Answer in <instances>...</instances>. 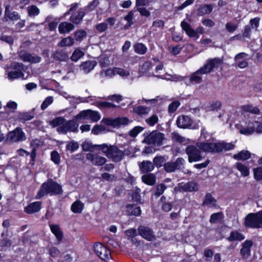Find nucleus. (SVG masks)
I'll use <instances>...</instances> for the list:
<instances>
[{
  "instance_id": "nucleus-1",
  "label": "nucleus",
  "mask_w": 262,
  "mask_h": 262,
  "mask_svg": "<svg viewBox=\"0 0 262 262\" xmlns=\"http://www.w3.org/2000/svg\"><path fill=\"white\" fill-rule=\"evenodd\" d=\"M196 145L200 150L209 152H219L223 150H229L234 148L233 144L224 142L216 143L198 142L196 144Z\"/></svg>"
},
{
  "instance_id": "nucleus-2",
  "label": "nucleus",
  "mask_w": 262,
  "mask_h": 262,
  "mask_svg": "<svg viewBox=\"0 0 262 262\" xmlns=\"http://www.w3.org/2000/svg\"><path fill=\"white\" fill-rule=\"evenodd\" d=\"M62 192V190L61 185L52 180H49L41 185L35 198L37 199H39L48 194L57 195L61 194Z\"/></svg>"
},
{
  "instance_id": "nucleus-3",
  "label": "nucleus",
  "mask_w": 262,
  "mask_h": 262,
  "mask_svg": "<svg viewBox=\"0 0 262 262\" xmlns=\"http://www.w3.org/2000/svg\"><path fill=\"white\" fill-rule=\"evenodd\" d=\"M96 146H97L98 149L101 150L108 158L111 159L116 162L120 161L124 156V152L116 146L104 143L100 145L96 144Z\"/></svg>"
},
{
  "instance_id": "nucleus-4",
  "label": "nucleus",
  "mask_w": 262,
  "mask_h": 262,
  "mask_svg": "<svg viewBox=\"0 0 262 262\" xmlns=\"http://www.w3.org/2000/svg\"><path fill=\"white\" fill-rule=\"evenodd\" d=\"M24 65L18 62H13L5 68L6 74L9 80L13 81L19 78H24Z\"/></svg>"
},
{
  "instance_id": "nucleus-5",
  "label": "nucleus",
  "mask_w": 262,
  "mask_h": 262,
  "mask_svg": "<svg viewBox=\"0 0 262 262\" xmlns=\"http://www.w3.org/2000/svg\"><path fill=\"white\" fill-rule=\"evenodd\" d=\"M244 224L247 228H262V215L260 211L248 213L245 217Z\"/></svg>"
},
{
  "instance_id": "nucleus-6",
  "label": "nucleus",
  "mask_w": 262,
  "mask_h": 262,
  "mask_svg": "<svg viewBox=\"0 0 262 262\" xmlns=\"http://www.w3.org/2000/svg\"><path fill=\"white\" fill-rule=\"evenodd\" d=\"M164 138V134L158 130H154L147 135L143 142L149 145L159 146L162 144Z\"/></svg>"
},
{
  "instance_id": "nucleus-7",
  "label": "nucleus",
  "mask_w": 262,
  "mask_h": 262,
  "mask_svg": "<svg viewBox=\"0 0 262 262\" xmlns=\"http://www.w3.org/2000/svg\"><path fill=\"white\" fill-rule=\"evenodd\" d=\"M223 60L220 58H214L208 59L205 64L201 68L200 72L207 74L212 72L215 68H218L223 64Z\"/></svg>"
},
{
  "instance_id": "nucleus-8",
  "label": "nucleus",
  "mask_w": 262,
  "mask_h": 262,
  "mask_svg": "<svg viewBox=\"0 0 262 262\" xmlns=\"http://www.w3.org/2000/svg\"><path fill=\"white\" fill-rule=\"evenodd\" d=\"M27 139L25 133L20 127H16L14 130L9 132L7 135L6 141L10 143L20 142Z\"/></svg>"
},
{
  "instance_id": "nucleus-9",
  "label": "nucleus",
  "mask_w": 262,
  "mask_h": 262,
  "mask_svg": "<svg viewBox=\"0 0 262 262\" xmlns=\"http://www.w3.org/2000/svg\"><path fill=\"white\" fill-rule=\"evenodd\" d=\"M78 124L74 118L72 120L67 121L59 127L57 128V131L59 134H66L68 132L77 133L78 132Z\"/></svg>"
},
{
  "instance_id": "nucleus-10",
  "label": "nucleus",
  "mask_w": 262,
  "mask_h": 262,
  "mask_svg": "<svg viewBox=\"0 0 262 262\" xmlns=\"http://www.w3.org/2000/svg\"><path fill=\"white\" fill-rule=\"evenodd\" d=\"M185 151L190 163L200 161L203 159L200 149L197 145H188L186 148Z\"/></svg>"
},
{
  "instance_id": "nucleus-11",
  "label": "nucleus",
  "mask_w": 262,
  "mask_h": 262,
  "mask_svg": "<svg viewBox=\"0 0 262 262\" xmlns=\"http://www.w3.org/2000/svg\"><path fill=\"white\" fill-rule=\"evenodd\" d=\"M185 160L181 157L176 159L175 161H169L164 164V168L167 172H173L184 168Z\"/></svg>"
},
{
  "instance_id": "nucleus-12",
  "label": "nucleus",
  "mask_w": 262,
  "mask_h": 262,
  "mask_svg": "<svg viewBox=\"0 0 262 262\" xmlns=\"http://www.w3.org/2000/svg\"><path fill=\"white\" fill-rule=\"evenodd\" d=\"M259 18L257 17L251 19L248 25H246L243 30L242 36L244 39L245 38L250 39L251 36V32L252 30L255 31L259 26Z\"/></svg>"
},
{
  "instance_id": "nucleus-13",
  "label": "nucleus",
  "mask_w": 262,
  "mask_h": 262,
  "mask_svg": "<svg viewBox=\"0 0 262 262\" xmlns=\"http://www.w3.org/2000/svg\"><path fill=\"white\" fill-rule=\"evenodd\" d=\"M19 58L24 62L36 63L40 62L41 58L36 55L29 53L25 50H20L18 52Z\"/></svg>"
},
{
  "instance_id": "nucleus-14",
  "label": "nucleus",
  "mask_w": 262,
  "mask_h": 262,
  "mask_svg": "<svg viewBox=\"0 0 262 262\" xmlns=\"http://www.w3.org/2000/svg\"><path fill=\"white\" fill-rule=\"evenodd\" d=\"M138 235L147 241H154L156 239V235L153 230L149 227L140 226L137 229Z\"/></svg>"
},
{
  "instance_id": "nucleus-15",
  "label": "nucleus",
  "mask_w": 262,
  "mask_h": 262,
  "mask_svg": "<svg viewBox=\"0 0 262 262\" xmlns=\"http://www.w3.org/2000/svg\"><path fill=\"white\" fill-rule=\"evenodd\" d=\"M94 250L95 253L104 260H108L111 258L110 251L100 243L94 245Z\"/></svg>"
},
{
  "instance_id": "nucleus-16",
  "label": "nucleus",
  "mask_w": 262,
  "mask_h": 262,
  "mask_svg": "<svg viewBox=\"0 0 262 262\" xmlns=\"http://www.w3.org/2000/svg\"><path fill=\"white\" fill-rule=\"evenodd\" d=\"M86 159L93 165L98 166H102L107 162V159L105 157L95 153L87 154Z\"/></svg>"
},
{
  "instance_id": "nucleus-17",
  "label": "nucleus",
  "mask_w": 262,
  "mask_h": 262,
  "mask_svg": "<svg viewBox=\"0 0 262 262\" xmlns=\"http://www.w3.org/2000/svg\"><path fill=\"white\" fill-rule=\"evenodd\" d=\"M97 64V62L95 60H88L82 62L79 66L80 71L84 74H88L95 68Z\"/></svg>"
},
{
  "instance_id": "nucleus-18",
  "label": "nucleus",
  "mask_w": 262,
  "mask_h": 262,
  "mask_svg": "<svg viewBox=\"0 0 262 262\" xmlns=\"http://www.w3.org/2000/svg\"><path fill=\"white\" fill-rule=\"evenodd\" d=\"M192 123L191 119L188 116H179L177 120V124L180 128H188L191 125Z\"/></svg>"
},
{
  "instance_id": "nucleus-19",
  "label": "nucleus",
  "mask_w": 262,
  "mask_h": 262,
  "mask_svg": "<svg viewBox=\"0 0 262 262\" xmlns=\"http://www.w3.org/2000/svg\"><path fill=\"white\" fill-rule=\"evenodd\" d=\"M179 189L181 191H197L199 189L198 184L193 181H190L186 183L181 184Z\"/></svg>"
},
{
  "instance_id": "nucleus-20",
  "label": "nucleus",
  "mask_w": 262,
  "mask_h": 262,
  "mask_svg": "<svg viewBox=\"0 0 262 262\" xmlns=\"http://www.w3.org/2000/svg\"><path fill=\"white\" fill-rule=\"evenodd\" d=\"M253 243L251 241H246L242 244V248L241 249L240 253L244 258L249 257L251 253V248Z\"/></svg>"
},
{
  "instance_id": "nucleus-21",
  "label": "nucleus",
  "mask_w": 262,
  "mask_h": 262,
  "mask_svg": "<svg viewBox=\"0 0 262 262\" xmlns=\"http://www.w3.org/2000/svg\"><path fill=\"white\" fill-rule=\"evenodd\" d=\"M84 15L85 12L82 9H80L77 12L71 16L70 20L73 24L78 25L82 22Z\"/></svg>"
},
{
  "instance_id": "nucleus-22",
  "label": "nucleus",
  "mask_w": 262,
  "mask_h": 262,
  "mask_svg": "<svg viewBox=\"0 0 262 262\" xmlns=\"http://www.w3.org/2000/svg\"><path fill=\"white\" fill-rule=\"evenodd\" d=\"M181 26L183 30H184L186 34L190 37H196V38H199V36L197 34V32H196L194 29H193L190 26V25L187 23L185 21H182L181 24Z\"/></svg>"
},
{
  "instance_id": "nucleus-23",
  "label": "nucleus",
  "mask_w": 262,
  "mask_h": 262,
  "mask_svg": "<svg viewBox=\"0 0 262 262\" xmlns=\"http://www.w3.org/2000/svg\"><path fill=\"white\" fill-rule=\"evenodd\" d=\"M75 28L74 25L67 21L61 23L58 26V31L60 34L68 33L70 31L74 30Z\"/></svg>"
},
{
  "instance_id": "nucleus-24",
  "label": "nucleus",
  "mask_w": 262,
  "mask_h": 262,
  "mask_svg": "<svg viewBox=\"0 0 262 262\" xmlns=\"http://www.w3.org/2000/svg\"><path fill=\"white\" fill-rule=\"evenodd\" d=\"M41 209V202H35L30 204L27 206L25 211L27 213L32 214L38 212Z\"/></svg>"
},
{
  "instance_id": "nucleus-25",
  "label": "nucleus",
  "mask_w": 262,
  "mask_h": 262,
  "mask_svg": "<svg viewBox=\"0 0 262 262\" xmlns=\"http://www.w3.org/2000/svg\"><path fill=\"white\" fill-rule=\"evenodd\" d=\"M140 170L142 173L151 171L154 168V164L149 161H144L139 164Z\"/></svg>"
},
{
  "instance_id": "nucleus-26",
  "label": "nucleus",
  "mask_w": 262,
  "mask_h": 262,
  "mask_svg": "<svg viewBox=\"0 0 262 262\" xmlns=\"http://www.w3.org/2000/svg\"><path fill=\"white\" fill-rule=\"evenodd\" d=\"M53 58L54 59L60 61H66L69 59V55L68 53L62 50H57L53 54Z\"/></svg>"
},
{
  "instance_id": "nucleus-27",
  "label": "nucleus",
  "mask_w": 262,
  "mask_h": 262,
  "mask_svg": "<svg viewBox=\"0 0 262 262\" xmlns=\"http://www.w3.org/2000/svg\"><path fill=\"white\" fill-rule=\"evenodd\" d=\"M238 129L239 130V133L241 134L245 135H249L253 134L255 132L254 127L252 126L251 122L249 123L247 126H243L239 125L237 126Z\"/></svg>"
},
{
  "instance_id": "nucleus-28",
  "label": "nucleus",
  "mask_w": 262,
  "mask_h": 262,
  "mask_svg": "<svg viewBox=\"0 0 262 262\" xmlns=\"http://www.w3.org/2000/svg\"><path fill=\"white\" fill-rule=\"evenodd\" d=\"M126 212L129 215L138 216L141 214V210L140 207L128 204L126 205Z\"/></svg>"
},
{
  "instance_id": "nucleus-29",
  "label": "nucleus",
  "mask_w": 262,
  "mask_h": 262,
  "mask_svg": "<svg viewBox=\"0 0 262 262\" xmlns=\"http://www.w3.org/2000/svg\"><path fill=\"white\" fill-rule=\"evenodd\" d=\"M10 6L9 5H6L5 7V16L11 20H16L20 18V16L18 13L16 12H11L10 10Z\"/></svg>"
},
{
  "instance_id": "nucleus-30",
  "label": "nucleus",
  "mask_w": 262,
  "mask_h": 262,
  "mask_svg": "<svg viewBox=\"0 0 262 262\" xmlns=\"http://www.w3.org/2000/svg\"><path fill=\"white\" fill-rule=\"evenodd\" d=\"M216 200L208 193L206 194L204 201L203 202V206H207L210 207L216 206Z\"/></svg>"
},
{
  "instance_id": "nucleus-31",
  "label": "nucleus",
  "mask_w": 262,
  "mask_h": 262,
  "mask_svg": "<svg viewBox=\"0 0 262 262\" xmlns=\"http://www.w3.org/2000/svg\"><path fill=\"white\" fill-rule=\"evenodd\" d=\"M50 229L52 233L55 235L57 239L60 242L62 240L63 237L62 232L58 225H51Z\"/></svg>"
},
{
  "instance_id": "nucleus-32",
  "label": "nucleus",
  "mask_w": 262,
  "mask_h": 262,
  "mask_svg": "<svg viewBox=\"0 0 262 262\" xmlns=\"http://www.w3.org/2000/svg\"><path fill=\"white\" fill-rule=\"evenodd\" d=\"M74 39L71 36H68L62 38L58 42V46L60 47H67L73 46L74 44Z\"/></svg>"
},
{
  "instance_id": "nucleus-33",
  "label": "nucleus",
  "mask_w": 262,
  "mask_h": 262,
  "mask_svg": "<svg viewBox=\"0 0 262 262\" xmlns=\"http://www.w3.org/2000/svg\"><path fill=\"white\" fill-rule=\"evenodd\" d=\"M204 74L200 72V69L195 72L193 73L190 76V82H195V83H200L202 81V78L200 75Z\"/></svg>"
},
{
  "instance_id": "nucleus-34",
  "label": "nucleus",
  "mask_w": 262,
  "mask_h": 262,
  "mask_svg": "<svg viewBox=\"0 0 262 262\" xmlns=\"http://www.w3.org/2000/svg\"><path fill=\"white\" fill-rule=\"evenodd\" d=\"M150 110V107L143 106H138L135 107L133 108L134 113L141 116L147 115L149 113Z\"/></svg>"
},
{
  "instance_id": "nucleus-35",
  "label": "nucleus",
  "mask_w": 262,
  "mask_h": 262,
  "mask_svg": "<svg viewBox=\"0 0 262 262\" xmlns=\"http://www.w3.org/2000/svg\"><path fill=\"white\" fill-rule=\"evenodd\" d=\"M142 181L149 185H153L156 183V177L151 173L144 174L142 176Z\"/></svg>"
},
{
  "instance_id": "nucleus-36",
  "label": "nucleus",
  "mask_w": 262,
  "mask_h": 262,
  "mask_svg": "<svg viewBox=\"0 0 262 262\" xmlns=\"http://www.w3.org/2000/svg\"><path fill=\"white\" fill-rule=\"evenodd\" d=\"M234 159L241 160H246L251 157V153L248 150H242L233 156Z\"/></svg>"
},
{
  "instance_id": "nucleus-37",
  "label": "nucleus",
  "mask_w": 262,
  "mask_h": 262,
  "mask_svg": "<svg viewBox=\"0 0 262 262\" xmlns=\"http://www.w3.org/2000/svg\"><path fill=\"white\" fill-rule=\"evenodd\" d=\"M84 207L83 204L80 201H76L71 206V210L75 213H80Z\"/></svg>"
},
{
  "instance_id": "nucleus-38",
  "label": "nucleus",
  "mask_w": 262,
  "mask_h": 262,
  "mask_svg": "<svg viewBox=\"0 0 262 262\" xmlns=\"http://www.w3.org/2000/svg\"><path fill=\"white\" fill-rule=\"evenodd\" d=\"M66 119L62 117H58L55 118L49 122V125L51 126L53 128H55L56 127H60L62 125V124L65 122Z\"/></svg>"
},
{
  "instance_id": "nucleus-39",
  "label": "nucleus",
  "mask_w": 262,
  "mask_h": 262,
  "mask_svg": "<svg viewBox=\"0 0 262 262\" xmlns=\"http://www.w3.org/2000/svg\"><path fill=\"white\" fill-rule=\"evenodd\" d=\"M115 75V68L102 70L100 72V76L101 78H112Z\"/></svg>"
},
{
  "instance_id": "nucleus-40",
  "label": "nucleus",
  "mask_w": 262,
  "mask_h": 262,
  "mask_svg": "<svg viewBox=\"0 0 262 262\" xmlns=\"http://www.w3.org/2000/svg\"><path fill=\"white\" fill-rule=\"evenodd\" d=\"M100 118L101 115L99 112L88 110V120H90L92 122H97Z\"/></svg>"
},
{
  "instance_id": "nucleus-41",
  "label": "nucleus",
  "mask_w": 262,
  "mask_h": 262,
  "mask_svg": "<svg viewBox=\"0 0 262 262\" xmlns=\"http://www.w3.org/2000/svg\"><path fill=\"white\" fill-rule=\"evenodd\" d=\"M235 167L241 172L243 176L246 177L249 174V168L242 163L237 162L235 165Z\"/></svg>"
},
{
  "instance_id": "nucleus-42",
  "label": "nucleus",
  "mask_w": 262,
  "mask_h": 262,
  "mask_svg": "<svg viewBox=\"0 0 262 262\" xmlns=\"http://www.w3.org/2000/svg\"><path fill=\"white\" fill-rule=\"evenodd\" d=\"M245 238L244 236L237 231H232L230 236L227 238L229 241H242Z\"/></svg>"
},
{
  "instance_id": "nucleus-43",
  "label": "nucleus",
  "mask_w": 262,
  "mask_h": 262,
  "mask_svg": "<svg viewBox=\"0 0 262 262\" xmlns=\"http://www.w3.org/2000/svg\"><path fill=\"white\" fill-rule=\"evenodd\" d=\"M242 110L245 112H249L253 114H259L260 110L257 107L253 106L252 105H243Z\"/></svg>"
},
{
  "instance_id": "nucleus-44",
  "label": "nucleus",
  "mask_w": 262,
  "mask_h": 262,
  "mask_svg": "<svg viewBox=\"0 0 262 262\" xmlns=\"http://www.w3.org/2000/svg\"><path fill=\"white\" fill-rule=\"evenodd\" d=\"M86 36V32L83 30H77L74 33V39L78 41H81Z\"/></svg>"
},
{
  "instance_id": "nucleus-45",
  "label": "nucleus",
  "mask_w": 262,
  "mask_h": 262,
  "mask_svg": "<svg viewBox=\"0 0 262 262\" xmlns=\"http://www.w3.org/2000/svg\"><path fill=\"white\" fill-rule=\"evenodd\" d=\"M84 55V52L79 49H76L73 52L71 59L75 62L77 61L79 59Z\"/></svg>"
},
{
  "instance_id": "nucleus-46",
  "label": "nucleus",
  "mask_w": 262,
  "mask_h": 262,
  "mask_svg": "<svg viewBox=\"0 0 262 262\" xmlns=\"http://www.w3.org/2000/svg\"><path fill=\"white\" fill-rule=\"evenodd\" d=\"M135 52L139 54H144L147 51V48L142 43H138L134 46Z\"/></svg>"
},
{
  "instance_id": "nucleus-47",
  "label": "nucleus",
  "mask_w": 262,
  "mask_h": 262,
  "mask_svg": "<svg viewBox=\"0 0 262 262\" xmlns=\"http://www.w3.org/2000/svg\"><path fill=\"white\" fill-rule=\"evenodd\" d=\"M223 218L222 212L213 213L210 216V222L211 224H215L220 222Z\"/></svg>"
},
{
  "instance_id": "nucleus-48",
  "label": "nucleus",
  "mask_w": 262,
  "mask_h": 262,
  "mask_svg": "<svg viewBox=\"0 0 262 262\" xmlns=\"http://www.w3.org/2000/svg\"><path fill=\"white\" fill-rule=\"evenodd\" d=\"M134 13L133 11H130L124 18V20L127 21L126 25H124V29H128L133 24Z\"/></svg>"
},
{
  "instance_id": "nucleus-49",
  "label": "nucleus",
  "mask_w": 262,
  "mask_h": 262,
  "mask_svg": "<svg viewBox=\"0 0 262 262\" xmlns=\"http://www.w3.org/2000/svg\"><path fill=\"white\" fill-rule=\"evenodd\" d=\"M27 12L30 16H35L38 15L40 10L37 6L35 5H31L28 7Z\"/></svg>"
},
{
  "instance_id": "nucleus-50",
  "label": "nucleus",
  "mask_w": 262,
  "mask_h": 262,
  "mask_svg": "<svg viewBox=\"0 0 262 262\" xmlns=\"http://www.w3.org/2000/svg\"><path fill=\"white\" fill-rule=\"evenodd\" d=\"M74 118L76 121L80 120H88V110L81 111L78 114L75 116Z\"/></svg>"
},
{
  "instance_id": "nucleus-51",
  "label": "nucleus",
  "mask_w": 262,
  "mask_h": 262,
  "mask_svg": "<svg viewBox=\"0 0 262 262\" xmlns=\"http://www.w3.org/2000/svg\"><path fill=\"white\" fill-rule=\"evenodd\" d=\"M166 189V186L164 184H160L158 185L156 187V189L155 190V195L157 197L160 196L161 194L163 193L165 190Z\"/></svg>"
},
{
  "instance_id": "nucleus-52",
  "label": "nucleus",
  "mask_w": 262,
  "mask_h": 262,
  "mask_svg": "<svg viewBox=\"0 0 262 262\" xmlns=\"http://www.w3.org/2000/svg\"><path fill=\"white\" fill-rule=\"evenodd\" d=\"M33 118L34 116L29 112L20 113L18 115V119L19 120L29 121Z\"/></svg>"
},
{
  "instance_id": "nucleus-53",
  "label": "nucleus",
  "mask_w": 262,
  "mask_h": 262,
  "mask_svg": "<svg viewBox=\"0 0 262 262\" xmlns=\"http://www.w3.org/2000/svg\"><path fill=\"white\" fill-rule=\"evenodd\" d=\"M115 75L118 74L123 77H127L129 75V71L120 68H115Z\"/></svg>"
},
{
  "instance_id": "nucleus-54",
  "label": "nucleus",
  "mask_w": 262,
  "mask_h": 262,
  "mask_svg": "<svg viewBox=\"0 0 262 262\" xmlns=\"http://www.w3.org/2000/svg\"><path fill=\"white\" fill-rule=\"evenodd\" d=\"M154 163L157 167H160L166 163L165 159L162 156H157L154 159Z\"/></svg>"
},
{
  "instance_id": "nucleus-55",
  "label": "nucleus",
  "mask_w": 262,
  "mask_h": 262,
  "mask_svg": "<svg viewBox=\"0 0 262 262\" xmlns=\"http://www.w3.org/2000/svg\"><path fill=\"white\" fill-rule=\"evenodd\" d=\"M53 101L54 98L52 96H48L42 102L41 105V109L42 110H45L49 105H51L53 102Z\"/></svg>"
},
{
  "instance_id": "nucleus-56",
  "label": "nucleus",
  "mask_w": 262,
  "mask_h": 262,
  "mask_svg": "<svg viewBox=\"0 0 262 262\" xmlns=\"http://www.w3.org/2000/svg\"><path fill=\"white\" fill-rule=\"evenodd\" d=\"M97 106L100 108H114V107H116L117 106L112 103L104 101V102H97Z\"/></svg>"
},
{
  "instance_id": "nucleus-57",
  "label": "nucleus",
  "mask_w": 262,
  "mask_h": 262,
  "mask_svg": "<svg viewBox=\"0 0 262 262\" xmlns=\"http://www.w3.org/2000/svg\"><path fill=\"white\" fill-rule=\"evenodd\" d=\"M158 120L159 119L157 115L154 114L151 116L150 117L147 118L145 120V122L148 125L152 126L158 123Z\"/></svg>"
},
{
  "instance_id": "nucleus-58",
  "label": "nucleus",
  "mask_w": 262,
  "mask_h": 262,
  "mask_svg": "<svg viewBox=\"0 0 262 262\" xmlns=\"http://www.w3.org/2000/svg\"><path fill=\"white\" fill-rule=\"evenodd\" d=\"M78 148V143L74 141L70 142L66 146L67 149L70 150L71 152H74L75 151L77 150Z\"/></svg>"
},
{
  "instance_id": "nucleus-59",
  "label": "nucleus",
  "mask_w": 262,
  "mask_h": 262,
  "mask_svg": "<svg viewBox=\"0 0 262 262\" xmlns=\"http://www.w3.org/2000/svg\"><path fill=\"white\" fill-rule=\"evenodd\" d=\"M130 121L126 117L118 118L115 119V126L127 125Z\"/></svg>"
},
{
  "instance_id": "nucleus-60",
  "label": "nucleus",
  "mask_w": 262,
  "mask_h": 262,
  "mask_svg": "<svg viewBox=\"0 0 262 262\" xmlns=\"http://www.w3.org/2000/svg\"><path fill=\"white\" fill-rule=\"evenodd\" d=\"M143 129V128L141 126H135L129 132V135L132 137H136L140 132Z\"/></svg>"
},
{
  "instance_id": "nucleus-61",
  "label": "nucleus",
  "mask_w": 262,
  "mask_h": 262,
  "mask_svg": "<svg viewBox=\"0 0 262 262\" xmlns=\"http://www.w3.org/2000/svg\"><path fill=\"white\" fill-rule=\"evenodd\" d=\"M106 130V128L102 125H96L92 130V133L94 135H98L99 133Z\"/></svg>"
},
{
  "instance_id": "nucleus-62",
  "label": "nucleus",
  "mask_w": 262,
  "mask_h": 262,
  "mask_svg": "<svg viewBox=\"0 0 262 262\" xmlns=\"http://www.w3.org/2000/svg\"><path fill=\"white\" fill-rule=\"evenodd\" d=\"M152 64L150 61L145 62L141 66L140 70L143 73H145L149 71L152 68Z\"/></svg>"
},
{
  "instance_id": "nucleus-63",
  "label": "nucleus",
  "mask_w": 262,
  "mask_h": 262,
  "mask_svg": "<svg viewBox=\"0 0 262 262\" xmlns=\"http://www.w3.org/2000/svg\"><path fill=\"white\" fill-rule=\"evenodd\" d=\"M253 171L255 179L257 181L262 180V167L254 168Z\"/></svg>"
},
{
  "instance_id": "nucleus-64",
  "label": "nucleus",
  "mask_w": 262,
  "mask_h": 262,
  "mask_svg": "<svg viewBox=\"0 0 262 262\" xmlns=\"http://www.w3.org/2000/svg\"><path fill=\"white\" fill-rule=\"evenodd\" d=\"M99 2L98 0H93L84 8L85 10L92 11L94 10L99 5Z\"/></svg>"
}]
</instances>
